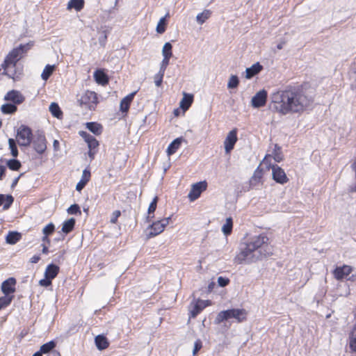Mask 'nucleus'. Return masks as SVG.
I'll list each match as a JSON object with an SVG mask.
<instances>
[{
  "label": "nucleus",
  "mask_w": 356,
  "mask_h": 356,
  "mask_svg": "<svg viewBox=\"0 0 356 356\" xmlns=\"http://www.w3.org/2000/svg\"><path fill=\"white\" fill-rule=\"evenodd\" d=\"M170 168V163H168L163 165V172L165 173L167 170Z\"/></svg>",
  "instance_id": "62"
},
{
  "label": "nucleus",
  "mask_w": 356,
  "mask_h": 356,
  "mask_svg": "<svg viewBox=\"0 0 356 356\" xmlns=\"http://www.w3.org/2000/svg\"><path fill=\"white\" fill-rule=\"evenodd\" d=\"M121 212L119 210L115 211L113 214L112 217L111 218V222L113 224H115L118 222V218L120 216Z\"/></svg>",
  "instance_id": "50"
},
{
  "label": "nucleus",
  "mask_w": 356,
  "mask_h": 356,
  "mask_svg": "<svg viewBox=\"0 0 356 356\" xmlns=\"http://www.w3.org/2000/svg\"><path fill=\"white\" fill-rule=\"evenodd\" d=\"M33 139V133L30 127L22 124L17 129L16 134V140L19 146L27 147L31 143Z\"/></svg>",
  "instance_id": "7"
},
{
  "label": "nucleus",
  "mask_w": 356,
  "mask_h": 356,
  "mask_svg": "<svg viewBox=\"0 0 356 356\" xmlns=\"http://www.w3.org/2000/svg\"><path fill=\"white\" fill-rule=\"evenodd\" d=\"M55 65H47L41 74L42 80L47 81L55 70Z\"/></svg>",
  "instance_id": "37"
},
{
  "label": "nucleus",
  "mask_w": 356,
  "mask_h": 356,
  "mask_svg": "<svg viewBox=\"0 0 356 356\" xmlns=\"http://www.w3.org/2000/svg\"><path fill=\"white\" fill-rule=\"evenodd\" d=\"M353 271L350 266L343 265L342 266L337 267L333 271V275L337 280H341L346 278Z\"/></svg>",
  "instance_id": "18"
},
{
  "label": "nucleus",
  "mask_w": 356,
  "mask_h": 356,
  "mask_svg": "<svg viewBox=\"0 0 356 356\" xmlns=\"http://www.w3.org/2000/svg\"><path fill=\"white\" fill-rule=\"evenodd\" d=\"M349 347L351 351L356 353V324L349 334Z\"/></svg>",
  "instance_id": "36"
},
{
  "label": "nucleus",
  "mask_w": 356,
  "mask_h": 356,
  "mask_svg": "<svg viewBox=\"0 0 356 356\" xmlns=\"http://www.w3.org/2000/svg\"><path fill=\"white\" fill-rule=\"evenodd\" d=\"M59 271V266L53 264H49L45 269L44 277L53 280L58 275Z\"/></svg>",
  "instance_id": "26"
},
{
  "label": "nucleus",
  "mask_w": 356,
  "mask_h": 356,
  "mask_svg": "<svg viewBox=\"0 0 356 356\" xmlns=\"http://www.w3.org/2000/svg\"><path fill=\"white\" fill-rule=\"evenodd\" d=\"M33 356H42V354L40 353V351H38L36 353H35Z\"/></svg>",
  "instance_id": "64"
},
{
  "label": "nucleus",
  "mask_w": 356,
  "mask_h": 356,
  "mask_svg": "<svg viewBox=\"0 0 356 356\" xmlns=\"http://www.w3.org/2000/svg\"><path fill=\"white\" fill-rule=\"evenodd\" d=\"M54 231H55V226L52 222H50L43 228L42 233L44 235H47V236H49L51 234H53Z\"/></svg>",
  "instance_id": "45"
},
{
  "label": "nucleus",
  "mask_w": 356,
  "mask_h": 356,
  "mask_svg": "<svg viewBox=\"0 0 356 356\" xmlns=\"http://www.w3.org/2000/svg\"><path fill=\"white\" fill-rule=\"evenodd\" d=\"M42 253L44 254H48L49 253V248L46 245H42Z\"/></svg>",
  "instance_id": "59"
},
{
  "label": "nucleus",
  "mask_w": 356,
  "mask_h": 356,
  "mask_svg": "<svg viewBox=\"0 0 356 356\" xmlns=\"http://www.w3.org/2000/svg\"><path fill=\"white\" fill-rule=\"evenodd\" d=\"M49 111L54 117L58 119H62L63 117V111H61L59 105L56 102H52L50 104Z\"/></svg>",
  "instance_id": "31"
},
{
  "label": "nucleus",
  "mask_w": 356,
  "mask_h": 356,
  "mask_svg": "<svg viewBox=\"0 0 356 356\" xmlns=\"http://www.w3.org/2000/svg\"><path fill=\"white\" fill-rule=\"evenodd\" d=\"M172 46L170 42H165L162 49L163 59L161 61L159 70V78L157 79V87L161 84L163 76L167 66L169 64L170 58L172 56Z\"/></svg>",
  "instance_id": "6"
},
{
  "label": "nucleus",
  "mask_w": 356,
  "mask_h": 356,
  "mask_svg": "<svg viewBox=\"0 0 356 356\" xmlns=\"http://www.w3.org/2000/svg\"><path fill=\"white\" fill-rule=\"evenodd\" d=\"M184 141V139L182 137L177 138L175 139L168 147L167 148V154L168 156H170L175 154L177 150L181 147L182 142Z\"/></svg>",
  "instance_id": "25"
},
{
  "label": "nucleus",
  "mask_w": 356,
  "mask_h": 356,
  "mask_svg": "<svg viewBox=\"0 0 356 356\" xmlns=\"http://www.w3.org/2000/svg\"><path fill=\"white\" fill-rule=\"evenodd\" d=\"M3 99L17 106L25 101V97L19 90H11L5 95Z\"/></svg>",
  "instance_id": "12"
},
{
  "label": "nucleus",
  "mask_w": 356,
  "mask_h": 356,
  "mask_svg": "<svg viewBox=\"0 0 356 356\" xmlns=\"http://www.w3.org/2000/svg\"><path fill=\"white\" fill-rule=\"evenodd\" d=\"M211 12L209 10H204L196 16V21L198 24H203L210 17Z\"/></svg>",
  "instance_id": "34"
},
{
  "label": "nucleus",
  "mask_w": 356,
  "mask_h": 356,
  "mask_svg": "<svg viewBox=\"0 0 356 356\" xmlns=\"http://www.w3.org/2000/svg\"><path fill=\"white\" fill-rule=\"evenodd\" d=\"M210 305L209 300H197L191 304V316L195 318L199 313L201 312L207 306Z\"/></svg>",
  "instance_id": "16"
},
{
  "label": "nucleus",
  "mask_w": 356,
  "mask_h": 356,
  "mask_svg": "<svg viewBox=\"0 0 356 356\" xmlns=\"http://www.w3.org/2000/svg\"><path fill=\"white\" fill-rule=\"evenodd\" d=\"M86 184L83 181H81V180L80 179V181L77 183L76 186V190L78 191H81L86 186Z\"/></svg>",
  "instance_id": "53"
},
{
  "label": "nucleus",
  "mask_w": 356,
  "mask_h": 356,
  "mask_svg": "<svg viewBox=\"0 0 356 356\" xmlns=\"http://www.w3.org/2000/svg\"><path fill=\"white\" fill-rule=\"evenodd\" d=\"M273 159L277 162H280L282 160V156L280 153L274 152Z\"/></svg>",
  "instance_id": "54"
},
{
  "label": "nucleus",
  "mask_w": 356,
  "mask_h": 356,
  "mask_svg": "<svg viewBox=\"0 0 356 356\" xmlns=\"http://www.w3.org/2000/svg\"><path fill=\"white\" fill-rule=\"evenodd\" d=\"M136 93V92H134L127 95L120 102V109L123 113L125 114V115H127L129 110L131 104L134 100Z\"/></svg>",
  "instance_id": "20"
},
{
  "label": "nucleus",
  "mask_w": 356,
  "mask_h": 356,
  "mask_svg": "<svg viewBox=\"0 0 356 356\" xmlns=\"http://www.w3.org/2000/svg\"><path fill=\"white\" fill-rule=\"evenodd\" d=\"M56 343L54 341H50L40 346V351L42 354H49L54 350Z\"/></svg>",
  "instance_id": "35"
},
{
  "label": "nucleus",
  "mask_w": 356,
  "mask_h": 356,
  "mask_svg": "<svg viewBox=\"0 0 356 356\" xmlns=\"http://www.w3.org/2000/svg\"><path fill=\"white\" fill-rule=\"evenodd\" d=\"M84 5V0H70L67 5V9H74L76 11L79 12L83 8Z\"/></svg>",
  "instance_id": "28"
},
{
  "label": "nucleus",
  "mask_w": 356,
  "mask_h": 356,
  "mask_svg": "<svg viewBox=\"0 0 356 356\" xmlns=\"http://www.w3.org/2000/svg\"><path fill=\"white\" fill-rule=\"evenodd\" d=\"M47 356H61L60 353L57 350H53Z\"/></svg>",
  "instance_id": "57"
},
{
  "label": "nucleus",
  "mask_w": 356,
  "mask_h": 356,
  "mask_svg": "<svg viewBox=\"0 0 356 356\" xmlns=\"http://www.w3.org/2000/svg\"><path fill=\"white\" fill-rule=\"evenodd\" d=\"M248 312L244 309H232L222 311L218 314L215 318V323L220 324L229 318H235L241 323L246 320Z\"/></svg>",
  "instance_id": "3"
},
{
  "label": "nucleus",
  "mask_w": 356,
  "mask_h": 356,
  "mask_svg": "<svg viewBox=\"0 0 356 356\" xmlns=\"http://www.w3.org/2000/svg\"><path fill=\"white\" fill-rule=\"evenodd\" d=\"M267 100V92L265 90H261L257 92L251 99V105L254 108L264 106Z\"/></svg>",
  "instance_id": "15"
},
{
  "label": "nucleus",
  "mask_w": 356,
  "mask_h": 356,
  "mask_svg": "<svg viewBox=\"0 0 356 356\" xmlns=\"http://www.w3.org/2000/svg\"><path fill=\"white\" fill-rule=\"evenodd\" d=\"M233 227V222L232 218H227L225 223L222 227V232L225 236H228L232 233Z\"/></svg>",
  "instance_id": "38"
},
{
  "label": "nucleus",
  "mask_w": 356,
  "mask_h": 356,
  "mask_svg": "<svg viewBox=\"0 0 356 356\" xmlns=\"http://www.w3.org/2000/svg\"><path fill=\"white\" fill-rule=\"evenodd\" d=\"M42 240L43 242L47 243V244L50 243V239L49 238V236L44 235Z\"/></svg>",
  "instance_id": "58"
},
{
  "label": "nucleus",
  "mask_w": 356,
  "mask_h": 356,
  "mask_svg": "<svg viewBox=\"0 0 356 356\" xmlns=\"http://www.w3.org/2000/svg\"><path fill=\"white\" fill-rule=\"evenodd\" d=\"M9 149L10 150L11 155L16 158L18 156V149L16 145V142L13 138L8 139Z\"/></svg>",
  "instance_id": "43"
},
{
  "label": "nucleus",
  "mask_w": 356,
  "mask_h": 356,
  "mask_svg": "<svg viewBox=\"0 0 356 356\" xmlns=\"http://www.w3.org/2000/svg\"><path fill=\"white\" fill-rule=\"evenodd\" d=\"M95 341L97 348L100 350H105L109 346V342L107 338L104 335H97Z\"/></svg>",
  "instance_id": "27"
},
{
  "label": "nucleus",
  "mask_w": 356,
  "mask_h": 356,
  "mask_svg": "<svg viewBox=\"0 0 356 356\" xmlns=\"http://www.w3.org/2000/svg\"><path fill=\"white\" fill-rule=\"evenodd\" d=\"M13 298V295L0 297V310L9 306Z\"/></svg>",
  "instance_id": "40"
},
{
  "label": "nucleus",
  "mask_w": 356,
  "mask_h": 356,
  "mask_svg": "<svg viewBox=\"0 0 356 356\" xmlns=\"http://www.w3.org/2000/svg\"><path fill=\"white\" fill-rule=\"evenodd\" d=\"M7 166L11 170L17 171L20 169L22 164L20 161L17 159H10L8 161Z\"/></svg>",
  "instance_id": "42"
},
{
  "label": "nucleus",
  "mask_w": 356,
  "mask_h": 356,
  "mask_svg": "<svg viewBox=\"0 0 356 356\" xmlns=\"http://www.w3.org/2000/svg\"><path fill=\"white\" fill-rule=\"evenodd\" d=\"M272 177L274 181L280 184H284L289 181L284 170L277 165L272 166Z\"/></svg>",
  "instance_id": "13"
},
{
  "label": "nucleus",
  "mask_w": 356,
  "mask_h": 356,
  "mask_svg": "<svg viewBox=\"0 0 356 356\" xmlns=\"http://www.w3.org/2000/svg\"><path fill=\"white\" fill-rule=\"evenodd\" d=\"M202 348V343L200 341H196L194 344V348L193 350V355H195L200 349Z\"/></svg>",
  "instance_id": "52"
},
{
  "label": "nucleus",
  "mask_w": 356,
  "mask_h": 356,
  "mask_svg": "<svg viewBox=\"0 0 356 356\" xmlns=\"http://www.w3.org/2000/svg\"><path fill=\"white\" fill-rule=\"evenodd\" d=\"M229 282V280L228 278H225L223 277H219L218 278V284L220 286L224 287L227 286Z\"/></svg>",
  "instance_id": "51"
},
{
  "label": "nucleus",
  "mask_w": 356,
  "mask_h": 356,
  "mask_svg": "<svg viewBox=\"0 0 356 356\" xmlns=\"http://www.w3.org/2000/svg\"><path fill=\"white\" fill-rule=\"evenodd\" d=\"M94 79L98 84L102 86L107 85L109 81L108 75L101 69L97 70L94 72Z\"/></svg>",
  "instance_id": "21"
},
{
  "label": "nucleus",
  "mask_w": 356,
  "mask_h": 356,
  "mask_svg": "<svg viewBox=\"0 0 356 356\" xmlns=\"http://www.w3.org/2000/svg\"><path fill=\"white\" fill-rule=\"evenodd\" d=\"M14 198L11 195L0 194V207L3 206V209H8L12 205Z\"/></svg>",
  "instance_id": "29"
},
{
  "label": "nucleus",
  "mask_w": 356,
  "mask_h": 356,
  "mask_svg": "<svg viewBox=\"0 0 356 356\" xmlns=\"http://www.w3.org/2000/svg\"><path fill=\"white\" fill-rule=\"evenodd\" d=\"M236 141L237 131L236 129H233L227 134L224 141V147L226 153H229L233 149Z\"/></svg>",
  "instance_id": "17"
},
{
  "label": "nucleus",
  "mask_w": 356,
  "mask_h": 356,
  "mask_svg": "<svg viewBox=\"0 0 356 356\" xmlns=\"http://www.w3.org/2000/svg\"><path fill=\"white\" fill-rule=\"evenodd\" d=\"M351 168L353 169V170L356 172V161H355L352 165H351Z\"/></svg>",
  "instance_id": "63"
},
{
  "label": "nucleus",
  "mask_w": 356,
  "mask_h": 356,
  "mask_svg": "<svg viewBox=\"0 0 356 356\" xmlns=\"http://www.w3.org/2000/svg\"><path fill=\"white\" fill-rule=\"evenodd\" d=\"M239 84V79L236 75H231L228 79L227 88L235 89Z\"/></svg>",
  "instance_id": "41"
},
{
  "label": "nucleus",
  "mask_w": 356,
  "mask_h": 356,
  "mask_svg": "<svg viewBox=\"0 0 356 356\" xmlns=\"http://www.w3.org/2000/svg\"><path fill=\"white\" fill-rule=\"evenodd\" d=\"M53 145H54V149H57L58 148V147H59V142L57 140H55L54 141V144Z\"/></svg>",
  "instance_id": "61"
},
{
  "label": "nucleus",
  "mask_w": 356,
  "mask_h": 356,
  "mask_svg": "<svg viewBox=\"0 0 356 356\" xmlns=\"http://www.w3.org/2000/svg\"><path fill=\"white\" fill-rule=\"evenodd\" d=\"M79 134L88 145L89 158L91 161L95 159V155L99 150V142L93 136L85 131H80Z\"/></svg>",
  "instance_id": "5"
},
{
  "label": "nucleus",
  "mask_w": 356,
  "mask_h": 356,
  "mask_svg": "<svg viewBox=\"0 0 356 356\" xmlns=\"http://www.w3.org/2000/svg\"><path fill=\"white\" fill-rule=\"evenodd\" d=\"M67 212L68 213L70 214H81V211L80 210V207L78 204H72L71 205L68 209H67Z\"/></svg>",
  "instance_id": "48"
},
{
  "label": "nucleus",
  "mask_w": 356,
  "mask_h": 356,
  "mask_svg": "<svg viewBox=\"0 0 356 356\" xmlns=\"http://www.w3.org/2000/svg\"><path fill=\"white\" fill-rule=\"evenodd\" d=\"M75 223V219L72 218L67 220H65L63 224L62 232L65 234H68L71 232L74 228Z\"/></svg>",
  "instance_id": "33"
},
{
  "label": "nucleus",
  "mask_w": 356,
  "mask_h": 356,
  "mask_svg": "<svg viewBox=\"0 0 356 356\" xmlns=\"http://www.w3.org/2000/svg\"><path fill=\"white\" fill-rule=\"evenodd\" d=\"M17 111V106L13 104H4L1 106V111L5 115L14 114Z\"/></svg>",
  "instance_id": "32"
},
{
  "label": "nucleus",
  "mask_w": 356,
  "mask_h": 356,
  "mask_svg": "<svg viewBox=\"0 0 356 356\" xmlns=\"http://www.w3.org/2000/svg\"><path fill=\"white\" fill-rule=\"evenodd\" d=\"M169 13L161 17L157 23V33H163L165 31L166 28V18L169 17Z\"/></svg>",
  "instance_id": "39"
},
{
  "label": "nucleus",
  "mask_w": 356,
  "mask_h": 356,
  "mask_svg": "<svg viewBox=\"0 0 356 356\" xmlns=\"http://www.w3.org/2000/svg\"><path fill=\"white\" fill-rule=\"evenodd\" d=\"M91 178V173L90 170L85 169L83 171L82 176L81 178V181H83L86 184H87Z\"/></svg>",
  "instance_id": "47"
},
{
  "label": "nucleus",
  "mask_w": 356,
  "mask_h": 356,
  "mask_svg": "<svg viewBox=\"0 0 356 356\" xmlns=\"http://www.w3.org/2000/svg\"><path fill=\"white\" fill-rule=\"evenodd\" d=\"M33 46V42H29L26 44H21L10 51L1 64L0 71L3 70L1 74L14 81L19 79L21 74L15 70L17 62L26 54Z\"/></svg>",
  "instance_id": "2"
},
{
  "label": "nucleus",
  "mask_w": 356,
  "mask_h": 356,
  "mask_svg": "<svg viewBox=\"0 0 356 356\" xmlns=\"http://www.w3.org/2000/svg\"><path fill=\"white\" fill-rule=\"evenodd\" d=\"M260 257L252 251L246 243L241 245L239 252L234 258L235 263L238 264H250L257 260Z\"/></svg>",
  "instance_id": "4"
},
{
  "label": "nucleus",
  "mask_w": 356,
  "mask_h": 356,
  "mask_svg": "<svg viewBox=\"0 0 356 356\" xmlns=\"http://www.w3.org/2000/svg\"><path fill=\"white\" fill-rule=\"evenodd\" d=\"M22 238V234L17 232H9L6 237V243L14 245Z\"/></svg>",
  "instance_id": "30"
},
{
  "label": "nucleus",
  "mask_w": 356,
  "mask_h": 356,
  "mask_svg": "<svg viewBox=\"0 0 356 356\" xmlns=\"http://www.w3.org/2000/svg\"><path fill=\"white\" fill-rule=\"evenodd\" d=\"M51 281H52L51 279H50L47 277H44V279H42L39 281V284L42 286L47 287V286L51 285Z\"/></svg>",
  "instance_id": "49"
},
{
  "label": "nucleus",
  "mask_w": 356,
  "mask_h": 356,
  "mask_svg": "<svg viewBox=\"0 0 356 356\" xmlns=\"http://www.w3.org/2000/svg\"><path fill=\"white\" fill-rule=\"evenodd\" d=\"M155 210L156 197L153 198L148 208L147 216L146 218V222L148 223V226L145 230L147 238H150L156 236V228L154 227L156 222L154 220Z\"/></svg>",
  "instance_id": "8"
},
{
  "label": "nucleus",
  "mask_w": 356,
  "mask_h": 356,
  "mask_svg": "<svg viewBox=\"0 0 356 356\" xmlns=\"http://www.w3.org/2000/svg\"><path fill=\"white\" fill-rule=\"evenodd\" d=\"M268 238L264 234H259L252 237L246 243L255 254L260 252L264 245L268 244Z\"/></svg>",
  "instance_id": "10"
},
{
  "label": "nucleus",
  "mask_w": 356,
  "mask_h": 356,
  "mask_svg": "<svg viewBox=\"0 0 356 356\" xmlns=\"http://www.w3.org/2000/svg\"><path fill=\"white\" fill-rule=\"evenodd\" d=\"M262 175H263V173H262V170L259 168V167H258L256 170L254 171L252 177V179H251V182H258V181H260L261 177H262Z\"/></svg>",
  "instance_id": "46"
},
{
  "label": "nucleus",
  "mask_w": 356,
  "mask_h": 356,
  "mask_svg": "<svg viewBox=\"0 0 356 356\" xmlns=\"http://www.w3.org/2000/svg\"><path fill=\"white\" fill-rule=\"evenodd\" d=\"M170 218H163L157 221V235L161 233L169 223Z\"/></svg>",
  "instance_id": "44"
},
{
  "label": "nucleus",
  "mask_w": 356,
  "mask_h": 356,
  "mask_svg": "<svg viewBox=\"0 0 356 356\" xmlns=\"http://www.w3.org/2000/svg\"><path fill=\"white\" fill-rule=\"evenodd\" d=\"M207 187V183L206 181H199L193 184L191 186L188 197L191 202H193L197 200L201 195V193L206 191Z\"/></svg>",
  "instance_id": "11"
},
{
  "label": "nucleus",
  "mask_w": 356,
  "mask_h": 356,
  "mask_svg": "<svg viewBox=\"0 0 356 356\" xmlns=\"http://www.w3.org/2000/svg\"><path fill=\"white\" fill-rule=\"evenodd\" d=\"M263 69L262 65L259 63L253 64L251 67L246 68L245 70V78L250 79L256 74H259Z\"/></svg>",
  "instance_id": "22"
},
{
  "label": "nucleus",
  "mask_w": 356,
  "mask_h": 356,
  "mask_svg": "<svg viewBox=\"0 0 356 356\" xmlns=\"http://www.w3.org/2000/svg\"><path fill=\"white\" fill-rule=\"evenodd\" d=\"M33 149L39 154H42L47 149V140L43 134L37 135L33 140Z\"/></svg>",
  "instance_id": "14"
},
{
  "label": "nucleus",
  "mask_w": 356,
  "mask_h": 356,
  "mask_svg": "<svg viewBox=\"0 0 356 356\" xmlns=\"http://www.w3.org/2000/svg\"><path fill=\"white\" fill-rule=\"evenodd\" d=\"M16 280L13 277H10L3 282L1 284V291L4 295L11 296L15 291Z\"/></svg>",
  "instance_id": "19"
},
{
  "label": "nucleus",
  "mask_w": 356,
  "mask_h": 356,
  "mask_svg": "<svg viewBox=\"0 0 356 356\" xmlns=\"http://www.w3.org/2000/svg\"><path fill=\"white\" fill-rule=\"evenodd\" d=\"M80 104L90 111H95L99 104L97 94L91 90H86L79 99Z\"/></svg>",
  "instance_id": "9"
},
{
  "label": "nucleus",
  "mask_w": 356,
  "mask_h": 356,
  "mask_svg": "<svg viewBox=\"0 0 356 356\" xmlns=\"http://www.w3.org/2000/svg\"><path fill=\"white\" fill-rule=\"evenodd\" d=\"M6 168L3 165H0V180H1L5 175Z\"/></svg>",
  "instance_id": "56"
},
{
  "label": "nucleus",
  "mask_w": 356,
  "mask_h": 356,
  "mask_svg": "<svg viewBox=\"0 0 356 356\" xmlns=\"http://www.w3.org/2000/svg\"><path fill=\"white\" fill-rule=\"evenodd\" d=\"M86 127L96 136H100L103 132V126L97 122H86Z\"/></svg>",
  "instance_id": "24"
},
{
  "label": "nucleus",
  "mask_w": 356,
  "mask_h": 356,
  "mask_svg": "<svg viewBox=\"0 0 356 356\" xmlns=\"http://www.w3.org/2000/svg\"><path fill=\"white\" fill-rule=\"evenodd\" d=\"M40 260V255H33V256L30 259V262H31V263H32V264H36V263H38Z\"/></svg>",
  "instance_id": "55"
},
{
  "label": "nucleus",
  "mask_w": 356,
  "mask_h": 356,
  "mask_svg": "<svg viewBox=\"0 0 356 356\" xmlns=\"http://www.w3.org/2000/svg\"><path fill=\"white\" fill-rule=\"evenodd\" d=\"M311 100L302 92L295 90H278L270 96V108L283 115L303 113Z\"/></svg>",
  "instance_id": "1"
},
{
  "label": "nucleus",
  "mask_w": 356,
  "mask_h": 356,
  "mask_svg": "<svg viewBox=\"0 0 356 356\" xmlns=\"http://www.w3.org/2000/svg\"><path fill=\"white\" fill-rule=\"evenodd\" d=\"M19 178H20V176H19V177H16V178L13 180V184H12V187H15V186L17 184V183H18V181H19Z\"/></svg>",
  "instance_id": "60"
},
{
  "label": "nucleus",
  "mask_w": 356,
  "mask_h": 356,
  "mask_svg": "<svg viewBox=\"0 0 356 356\" xmlns=\"http://www.w3.org/2000/svg\"><path fill=\"white\" fill-rule=\"evenodd\" d=\"M193 101V95L186 92L183 93V98L179 102V106L183 111H186L189 108Z\"/></svg>",
  "instance_id": "23"
}]
</instances>
